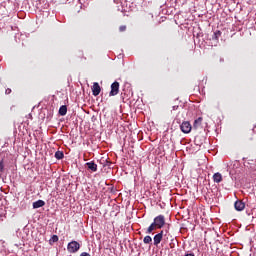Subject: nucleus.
<instances>
[{"mask_svg":"<svg viewBox=\"0 0 256 256\" xmlns=\"http://www.w3.org/2000/svg\"><path fill=\"white\" fill-rule=\"evenodd\" d=\"M153 223L156 224L157 229H163V227H165V216L164 215L156 216L154 218Z\"/></svg>","mask_w":256,"mask_h":256,"instance_id":"2","label":"nucleus"},{"mask_svg":"<svg viewBox=\"0 0 256 256\" xmlns=\"http://www.w3.org/2000/svg\"><path fill=\"white\" fill-rule=\"evenodd\" d=\"M213 181L214 183H221L223 181V176L221 173L217 172L213 175Z\"/></svg>","mask_w":256,"mask_h":256,"instance_id":"9","label":"nucleus"},{"mask_svg":"<svg viewBox=\"0 0 256 256\" xmlns=\"http://www.w3.org/2000/svg\"><path fill=\"white\" fill-rule=\"evenodd\" d=\"M201 123H203V118L199 117L194 121L193 129H199V127H201Z\"/></svg>","mask_w":256,"mask_h":256,"instance_id":"11","label":"nucleus"},{"mask_svg":"<svg viewBox=\"0 0 256 256\" xmlns=\"http://www.w3.org/2000/svg\"><path fill=\"white\" fill-rule=\"evenodd\" d=\"M115 95H119V82L117 81L111 84V91L109 93L110 97H115Z\"/></svg>","mask_w":256,"mask_h":256,"instance_id":"3","label":"nucleus"},{"mask_svg":"<svg viewBox=\"0 0 256 256\" xmlns=\"http://www.w3.org/2000/svg\"><path fill=\"white\" fill-rule=\"evenodd\" d=\"M86 167L92 171L93 173H95L97 171V164H95V162L91 161V162H87L86 163Z\"/></svg>","mask_w":256,"mask_h":256,"instance_id":"8","label":"nucleus"},{"mask_svg":"<svg viewBox=\"0 0 256 256\" xmlns=\"http://www.w3.org/2000/svg\"><path fill=\"white\" fill-rule=\"evenodd\" d=\"M127 29V26H120L119 27V31L120 32H123V31H125Z\"/></svg>","mask_w":256,"mask_h":256,"instance_id":"19","label":"nucleus"},{"mask_svg":"<svg viewBox=\"0 0 256 256\" xmlns=\"http://www.w3.org/2000/svg\"><path fill=\"white\" fill-rule=\"evenodd\" d=\"M81 249V244L77 241H71L68 243L67 250L69 253H77Z\"/></svg>","mask_w":256,"mask_h":256,"instance_id":"1","label":"nucleus"},{"mask_svg":"<svg viewBox=\"0 0 256 256\" xmlns=\"http://www.w3.org/2000/svg\"><path fill=\"white\" fill-rule=\"evenodd\" d=\"M59 241V236L53 235L50 239V243H57Z\"/></svg>","mask_w":256,"mask_h":256,"instance_id":"17","label":"nucleus"},{"mask_svg":"<svg viewBox=\"0 0 256 256\" xmlns=\"http://www.w3.org/2000/svg\"><path fill=\"white\" fill-rule=\"evenodd\" d=\"M180 129L182 133H191V129H193V127L189 121H185L180 125Z\"/></svg>","mask_w":256,"mask_h":256,"instance_id":"4","label":"nucleus"},{"mask_svg":"<svg viewBox=\"0 0 256 256\" xmlns=\"http://www.w3.org/2000/svg\"><path fill=\"white\" fill-rule=\"evenodd\" d=\"M5 171V164L3 163V160L0 161V173H3Z\"/></svg>","mask_w":256,"mask_h":256,"instance_id":"18","label":"nucleus"},{"mask_svg":"<svg viewBox=\"0 0 256 256\" xmlns=\"http://www.w3.org/2000/svg\"><path fill=\"white\" fill-rule=\"evenodd\" d=\"M184 256H195V254H193V253H188V254H186V255H184Z\"/></svg>","mask_w":256,"mask_h":256,"instance_id":"22","label":"nucleus"},{"mask_svg":"<svg viewBox=\"0 0 256 256\" xmlns=\"http://www.w3.org/2000/svg\"><path fill=\"white\" fill-rule=\"evenodd\" d=\"M99 93H101V86H99V83L94 82L92 86V95H94V97H97Z\"/></svg>","mask_w":256,"mask_h":256,"instance_id":"5","label":"nucleus"},{"mask_svg":"<svg viewBox=\"0 0 256 256\" xmlns=\"http://www.w3.org/2000/svg\"><path fill=\"white\" fill-rule=\"evenodd\" d=\"M59 115H61L62 117H65V115H67V106L62 105L59 108Z\"/></svg>","mask_w":256,"mask_h":256,"instance_id":"13","label":"nucleus"},{"mask_svg":"<svg viewBox=\"0 0 256 256\" xmlns=\"http://www.w3.org/2000/svg\"><path fill=\"white\" fill-rule=\"evenodd\" d=\"M55 157H56V159L61 160V159H63V157H65V154H63V152H61V151H56Z\"/></svg>","mask_w":256,"mask_h":256,"instance_id":"16","label":"nucleus"},{"mask_svg":"<svg viewBox=\"0 0 256 256\" xmlns=\"http://www.w3.org/2000/svg\"><path fill=\"white\" fill-rule=\"evenodd\" d=\"M155 229H157V226H156L155 222H153V223L147 228L146 233H147L148 235H151V233H153V231H155Z\"/></svg>","mask_w":256,"mask_h":256,"instance_id":"12","label":"nucleus"},{"mask_svg":"<svg viewBox=\"0 0 256 256\" xmlns=\"http://www.w3.org/2000/svg\"><path fill=\"white\" fill-rule=\"evenodd\" d=\"M5 93H6V95L11 94V89H10V88H7Z\"/></svg>","mask_w":256,"mask_h":256,"instance_id":"21","label":"nucleus"},{"mask_svg":"<svg viewBox=\"0 0 256 256\" xmlns=\"http://www.w3.org/2000/svg\"><path fill=\"white\" fill-rule=\"evenodd\" d=\"M154 245L157 247L161 241H163V231H160L158 234H156L153 238Z\"/></svg>","mask_w":256,"mask_h":256,"instance_id":"6","label":"nucleus"},{"mask_svg":"<svg viewBox=\"0 0 256 256\" xmlns=\"http://www.w3.org/2000/svg\"><path fill=\"white\" fill-rule=\"evenodd\" d=\"M219 37H221V31H216L212 35V41H219Z\"/></svg>","mask_w":256,"mask_h":256,"instance_id":"14","label":"nucleus"},{"mask_svg":"<svg viewBox=\"0 0 256 256\" xmlns=\"http://www.w3.org/2000/svg\"><path fill=\"white\" fill-rule=\"evenodd\" d=\"M179 109V106H173V111Z\"/></svg>","mask_w":256,"mask_h":256,"instance_id":"23","label":"nucleus"},{"mask_svg":"<svg viewBox=\"0 0 256 256\" xmlns=\"http://www.w3.org/2000/svg\"><path fill=\"white\" fill-rule=\"evenodd\" d=\"M41 207H45V201L38 200L36 202H33V209H39Z\"/></svg>","mask_w":256,"mask_h":256,"instance_id":"10","label":"nucleus"},{"mask_svg":"<svg viewBox=\"0 0 256 256\" xmlns=\"http://www.w3.org/2000/svg\"><path fill=\"white\" fill-rule=\"evenodd\" d=\"M234 209L236 211H243V209H245V203L241 200H237L235 203H234Z\"/></svg>","mask_w":256,"mask_h":256,"instance_id":"7","label":"nucleus"},{"mask_svg":"<svg viewBox=\"0 0 256 256\" xmlns=\"http://www.w3.org/2000/svg\"><path fill=\"white\" fill-rule=\"evenodd\" d=\"M143 243H145V245H149L153 243V238H151V236H145L143 239Z\"/></svg>","mask_w":256,"mask_h":256,"instance_id":"15","label":"nucleus"},{"mask_svg":"<svg viewBox=\"0 0 256 256\" xmlns=\"http://www.w3.org/2000/svg\"><path fill=\"white\" fill-rule=\"evenodd\" d=\"M80 256H91V254H89V253H87V252H82V253L80 254Z\"/></svg>","mask_w":256,"mask_h":256,"instance_id":"20","label":"nucleus"}]
</instances>
